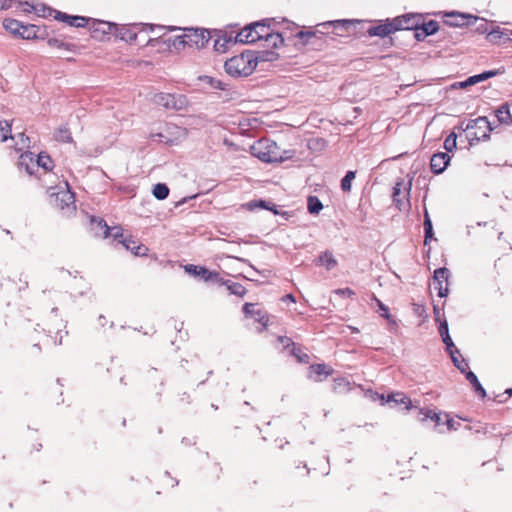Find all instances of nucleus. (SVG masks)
Listing matches in <instances>:
<instances>
[{"mask_svg": "<svg viewBox=\"0 0 512 512\" xmlns=\"http://www.w3.org/2000/svg\"><path fill=\"white\" fill-rule=\"evenodd\" d=\"M264 40L268 47L277 48L283 44V38L279 33H273L265 21L247 25L237 33L235 41L244 44L255 43Z\"/></svg>", "mask_w": 512, "mask_h": 512, "instance_id": "nucleus-1", "label": "nucleus"}, {"mask_svg": "<svg viewBox=\"0 0 512 512\" xmlns=\"http://www.w3.org/2000/svg\"><path fill=\"white\" fill-rule=\"evenodd\" d=\"M258 61L259 57L255 52L246 51L228 59L224 68L232 77H247L254 72Z\"/></svg>", "mask_w": 512, "mask_h": 512, "instance_id": "nucleus-2", "label": "nucleus"}, {"mask_svg": "<svg viewBox=\"0 0 512 512\" xmlns=\"http://www.w3.org/2000/svg\"><path fill=\"white\" fill-rule=\"evenodd\" d=\"M251 153L263 162H279L282 157L276 142L269 139H260L251 146Z\"/></svg>", "mask_w": 512, "mask_h": 512, "instance_id": "nucleus-3", "label": "nucleus"}, {"mask_svg": "<svg viewBox=\"0 0 512 512\" xmlns=\"http://www.w3.org/2000/svg\"><path fill=\"white\" fill-rule=\"evenodd\" d=\"M50 197L51 202L60 210L73 212L76 208L74 193L71 192L67 182L64 183L63 187H59L57 192H52Z\"/></svg>", "mask_w": 512, "mask_h": 512, "instance_id": "nucleus-4", "label": "nucleus"}, {"mask_svg": "<svg viewBox=\"0 0 512 512\" xmlns=\"http://www.w3.org/2000/svg\"><path fill=\"white\" fill-rule=\"evenodd\" d=\"M19 165L24 166L26 171L32 174L34 167H41L45 171H50L52 169V160L49 155L43 152L37 155L36 160H34L32 153H25L20 156Z\"/></svg>", "mask_w": 512, "mask_h": 512, "instance_id": "nucleus-5", "label": "nucleus"}, {"mask_svg": "<svg viewBox=\"0 0 512 512\" xmlns=\"http://www.w3.org/2000/svg\"><path fill=\"white\" fill-rule=\"evenodd\" d=\"M153 102L166 109L182 110L188 104V100L184 95H176L170 93H158L154 95Z\"/></svg>", "mask_w": 512, "mask_h": 512, "instance_id": "nucleus-6", "label": "nucleus"}, {"mask_svg": "<svg viewBox=\"0 0 512 512\" xmlns=\"http://www.w3.org/2000/svg\"><path fill=\"white\" fill-rule=\"evenodd\" d=\"M450 272L447 268L442 267L434 271L432 287L441 298L448 294V279Z\"/></svg>", "mask_w": 512, "mask_h": 512, "instance_id": "nucleus-7", "label": "nucleus"}, {"mask_svg": "<svg viewBox=\"0 0 512 512\" xmlns=\"http://www.w3.org/2000/svg\"><path fill=\"white\" fill-rule=\"evenodd\" d=\"M184 45H196L202 47L208 41V33L204 29H189L188 33L179 37Z\"/></svg>", "mask_w": 512, "mask_h": 512, "instance_id": "nucleus-8", "label": "nucleus"}, {"mask_svg": "<svg viewBox=\"0 0 512 512\" xmlns=\"http://www.w3.org/2000/svg\"><path fill=\"white\" fill-rule=\"evenodd\" d=\"M154 27L151 24H134L129 28H122L119 35L122 40L135 42L137 40L138 35L146 33V31H153Z\"/></svg>", "mask_w": 512, "mask_h": 512, "instance_id": "nucleus-9", "label": "nucleus"}, {"mask_svg": "<svg viewBox=\"0 0 512 512\" xmlns=\"http://www.w3.org/2000/svg\"><path fill=\"white\" fill-rule=\"evenodd\" d=\"M186 272L191 275L200 277L205 282H216L219 283L221 281L220 274L215 271H210L204 267L196 266V265H187L185 267Z\"/></svg>", "mask_w": 512, "mask_h": 512, "instance_id": "nucleus-10", "label": "nucleus"}, {"mask_svg": "<svg viewBox=\"0 0 512 512\" xmlns=\"http://www.w3.org/2000/svg\"><path fill=\"white\" fill-rule=\"evenodd\" d=\"M243 311L247 317L253 318L255 321L262 324V327L258 329V332H262L268 325V317L264 311L256 307V304L246 303L243 306Z\"/></svg>", "mask_w": 512, "mask_h": 512, "instance_id": "nucleus-11", "label": "nucleus"}, {"mask_svg": "<svg viewBox=\"0 0 512 512\" xmlns=\"http://www.w3.org/2000/svg\"><path fill=\"white\" fill-rule=\"evenodd\" d=\"M448 19L445 21L446 24L454 27H461L464 25H471L478 20V17H474L469 14H462L457 12H451L447 14Z\"/></svg>", "mask_w": 512, "mask_h": 512, "instance_id": "nucleus-12", "label": "nucleus"}, {"mask_svg": "<svg viewBox=\"0 0 512 512\" xmlns=\"http://www.w3.org/2000/svg\"><path fill=\"white\" fill-rule=\"evenodd\" d=\"M450 162V156L445 152H439L434 154L430 160L431 170L435 174H441L448 166Z\"/></svg>", "mask_w": 512, "mask_h": 512, "instance_id": "nucleus-13", "label": "nucleus"}, {"mask_svg": "<svg viewBox=\"0 0 512 512\" xmlns=\"http://www.w3.org/2000/svg\"><path fill=\"white\" fill-rule=\"evenodd\" d=\"M56 19L61 20L63 22L68 23L70 26L74 27H85L88 22L91 20L90 18L82 17V16H70L66 13L58 12Z\"/></svg>", "mask_w": 512, "mask_h": 512, "instance_id": "nucleus-14", "label": "nucleus"}, {"mask_svg": "<svg viewBox=\"0 0 512 512\" xmlns=\"http://www.w3.org/2000/svg\"><path fill=\"white\" fill-rule=\"evenodd\" d=\"M91 229L95 236L106 238L110 234V227L103 219L92 217L90 220Z\"/></svg>", "mask_w": 512, "mask_h": 512, "instance_id": "nucleus-15", "label": "nucleus"}, {"mask_svg": "<svg viewBox=\"0 0 512 512\" xmlns=\"http://www.w3.org/2000/svg\"><path fill=\"white\" fill-rule=\"evenodd\" d=\"M93 21V32L101 33L102 35H108L111 33H116L118 28L115 23L101 21V20H92Z\"/></svg>", "mask_w": 512, "mask_h": 512, "instance_id": "nucleus-16", "label": "nucleus"}, {"mask_svg": "<svg viewBox=\"0 0 512 512\" xmlns=\"http://www.w3.org/2000/svg\"><path fill=\"white\" fill-rule=\"evenodd\" d=\"M396 31L394 20L390 23L380 24L374 27L369 28L368 33L370 36H380L385 37Z\"/></svg>", "mask_w": 512, "mask_h": 512, "instance_id": "nucleus-17", "label": "nucleus"}, {"mask_svg": "<svg viewBox=\"0 0 512 512\" xmlns=\"http://www.w3.org/2000/svg\"><path fill=\"white\" fill-rule=\"evenodd\" d=\"M127 250H130L136 256L146 255L147 248L143 245H137L132 239H122L119 241Z\"/></svg>", "mask_w": 512, "mask_h": 512, "instance_id": "nucleus-18", "label": "nucleus"}, {"mask_svg": "<svg viewBox=\"0 0 512 512\" xmlns=\"http://www.w3.org/2000/svg\"><path fill=\"white\" fill-rule=\"evenodd\" d=\"M495 115L500 124L511 125L512 116L510 114L509 105L507 103L501 105L496 111Z\"/></svg>", "mask_w": 512, "mask_h": 512, "instance_id": "nucleus-19", "label": "nucleus"}, {"mask_svg": "<svg viewBox=\"0 0 512 512\" xmlns=\"http://www.w3.org/2000/svg\"><path fill=\"white\" fill-rule=\"evenodd\" d=\"M317 264L325 266L330 271L337 266L338 262L331 252L325 251L318 257Z\"/></svg>", "mask_w": 512, "mask_h": 512, "instance_id": "nucleus-20", "label": "nucleus"}, {"mask_svg": "<svg viewBox=\"0 0 512 512\" xmlns=\"http://www.w3.org/2000/svg\"><path fill=\"white\" fill-rule=\"evenodd\" d=\"M395 29L397 30H411L416 26L414 17L402 16L394 19Z\"/></svg>", "mask_w": 512, "mask_h": 512, "instance_id": "nucleus-21", "label": "nucleus"}, {"mask_svg": "<svg viewBox=\"0 0 512 512\" xmlns=\"http://www.w3.org/2000/svg\"><path fill=\"white\" fill-rule=\"evenodd\" d=\"M402 182H397L393 188V202L396 204L399 210H403L406 206V202L404 201L405 195L402 196Z\"/></svg>", "mask_w": 512, "mask_h": 512, "instance_id": "nucleus-22", "label": "nucleus"}, {"mask_svg": "<svg viewBox=\"0 0 512 512\" xmlns=\"http://www.w3.org/2000/svg\"><path fill=\"white\" fill-rule=\"evenodd\" d=\"M466 379L470 382V384L473 386L474 390L480 395V397L484 398L486 396L485 389L482 387L477 376L472 371L466 373Z\"/></svg>", "mask_w": 512, "mask_h": 512, "instance_id": "nucleus-23", "label": "nucleus"}, {"mask_svg": "<svg viewBox=\"0 0 512 512\" xmlns=\"http://www.w3.org/2000/svg\"><path fill=\"white\" fill-rule=\"evenodd\" d=\"M439 333L442 337L443 342L445 343L447 350L450 351L454 347V343L449 335L448 324L446 321L442 322L439 326Z\"/></svg>", "mask_w": 512, "mask_h": 512, "instance_id": "nucleus-24", "label": "nucleus"}, {"mask_svg": "<svg viewBox=\"0 0 512 512\" xmlns=\"http://www.w3.org/2000/svg\"><path fill=\"white\" fill-rule=\"evenodd\" d=\"M220 285H226L227 289L230 291L231 294L243 296L246 293V289L239 283H234L230 281H224L221 278V281L219 282Z\"/></svg>", "mask_w": 512, "mask_h": 512, "instance_id": "nucleus-25", "label": "nucleus"}, {"mask_svg": "<svg viewBox=\"0 0 512 512\" xmlns=\"http://www.w3.org/2000/svg\"><path fill=\"white\" fill-rule=\"evenodd\" d=\"M420 414L423 415V417L420 418L421 421L430 419L435 423L436 427L441 426L444 423L441 414H438L434 411L420 409Z\"/></svg>", "mask_w": 512, "mask_h": 512, "instance_id": "nucleus-26", "label": "nucleus"}, {"mask_svg": "<svg viewBox=\"0 0 512 512\" xmlns=\"http://www.w3.org/2000/svg\"><path fill=\"white\" fill-rule=\"evenodd\" d=\"M393 401L396 404H403L407 410L412 407L411 400L402 393H394L388 396V402Z\"/></svg>", "mask_w": 512, "mask_h": 512, "instance_id": "nucleus-27", "label": "nucleus"}, {"mask_svg": "<svg viewBox=\"0 0 512 512\" xmlns=\"http://www.w3.org/2000/svg\"><path fill=\"white\" fill-rule=\"evenodd\" d=\"M450 353V356H451V359L454 363V365L462 372L464 373L466 371V369L468 368V364L466 363V361L464 359H459L461 356L459 354V351L457 349L455 350H450L449 351Z\"/></svg>", "mask_w": 512, "mask_h": 512, "instance_id": "nucleus-28", "label": "nucleus"}, {"mask_svg": "<svg viewBox=\"0 0 512 512\" xmlns=\"http://www.w3.org/2000/svg\"><path fill=\"white\" fill-rule=\"evenodd\" d=\"M153 196L158 200H164L169 195V188L164 183H158L153 188Z\"/></svg>", "mask_w": 512, "mask_h": 512, "instance_id": "nucleus-29", "label": "nucleus"}, {"mask_svg": "<svg viewBox=\"0 0 512 512\" xmlns=\"http://www.w3.org/2000/svg\"><path fill=\"white\" fill-rule=\"evenodd\" d=\"M3 26L10 33L18 35L22 28V23L15 19H5Z\"/></svg>", "mask_w": 512, "mask_h": 512, "instance_id": "nucleus-30", "label": "nucleus"}, {"mask_svg": "<svg viewBox=\"0 0 512 512\" xmlns=\"http://www.w3.org/2000/svg\"><path fill=\"white\" fill-rule=\"evenodd\" d=\"M55 139L60 142L69 143L72 141L71 132L66 127H60L56 130Z\"/></svg>", "mask_w": 512, "mask_h": 512, "instance_id": "nucleus-31", "label": "nucleus"}, {"mask_svg": "<svg viewBox=\"0 0 512 512\" xmlns=\"http://www.w3.org/2000/svg\"><path fill=\"white\" fill-rule=\"evenodd\" d=\"M312 373L321 376H329L332 373V370L328 368L325 364H316L310 366V377H312Z\"/></svg>", "mask_w": 512, "mask_h": 512, "instance_id": "nucleus-32", "label": "nucleus"}, {"mask_svg": "<svg viewBox=\"0 0 512 512\" xmlns=\"http://www.w3.org/2000/svg\"><path fill=\"white\" fill-rule=\"evenodd\" d=\"M322 208H323V205L317 197L310 196L308 198V210L310 213L317 214L320 212V210Z\"/></svg>", "mask_w": 512, "mask_h": 512, "instance_id": "nucleus-33", "label": "nucleus"}, {"mask_svg": "<svg viewBox=\"0 0 512 512\" xmlns=\"http://www.w3.org/2000/svg\"><path fill=\"white\" fill-rule=\"evenodd\" d=\"M10 133L11 124L7 121H0V141L5 142L8 138H13Z\"/></svg>", "mask_w": 512, "mask_h": 512, "instance_id": "nucleus-34", "label": "nucleus"}, {"mask_svg": "<svg viewBox=\"0 0 512 512\" xmlns=\"http://www.w3.org/2000/svg\"><path fill=\"white\" fill-rule=\"evenodd\" d=\"M35 27L33 25H23L22 28L18 34L23 39H32L36 37V31L34 29Z\"/></svg>", "mask_w": 512, "mask_h": 512, "instance_id": "nucleus-35", "label": "nucleus"}, {"mask_svg": "<svg viewBox=\"0 0 512 512\" xmlns=\"http://www.w3.org/2000/svg\"><path fill=\"white\" fill-rule=\"evenodd\" d=\"M355 179V172L348 171L346 175L341 180V189L344 192H349L351 190V183Z\"/></svg>", "mask_w": 512, "mask_h": 512, "instance_id": "nucleus-36", "label": "nucleus"}, {"mask_svg": "<svg viewBox=\"0 0 512 512\" xmlns=\"http://www.w3.org/2000/svg\"><path fill=\"white\" fill-rule=\"evenodd\" d=\"M424 230H425V239L431 238L433 235L432 222L430 220L429 214L427 210L424 213Z\"/></svg>", "mask_w": 512, "mask_h": 512, "instance_id": "nucleus-37", "label": "nucleus"}, {"mask_svg": "<svg viewBox=\"0 0 512 512\" xmlns=\"http://www.w3.org/2000/svg\"><path fill=\"white\" fill-rule=\"evenodd\" d=\"M456 134L451 133L444 141V148L447 152H451L456 148Z\"/></svg>", "mask_w": 512, "mask_h": 512, "instance_id": "nucleus-38", "label": "nucleus"}, {"mask_svg": "<svg viewBox=\"0 0 512 512\" xmlns=\"http://www.w3.org/2000/svg\"><path fill=\"white\" fill-rule=\"evenodd\" d=\"M439 29V25L436 21H429L428 23H425L422 25V30L426 32V34L432 35L435 34Z\"/></svg>", "mask_w": 512, "mask_h": 512, "instance_id": "nucleus-39", "label": "nucleus"}, {"mask_svg": "<svg viewBox=\"0 0 512 512\" xmlns=\"http://www.w3.org/2000/svg\"><path fill=\"white\" fill-rule=\"evenodd\" d=\"M204 81H206L208 84H210V86L212 88H215V89H220V90H225V84L222 83L220 80H216L212 77H209V76H205L203 78Z\"/></svg>", "mask_w": 512, "mask_h": 512, "instance_id": "nucleus-40", "label": "nucleus"}, {"mask_svg": "<svg viewBox=\"0 0 512 512\" xmlns=\"http://www.w3.org/2000/svg\"><path fill=\"white\" fill-rule=\"evenodd\" d=\"M231 40L226 39H217L214 44V48L216 51L224 52L226 50L227 44L230 43Z\"/></svg>", "mask_w": 512, "mask_h": 512, "instance_id": "nucleus-41", "label": "nucleus"}, {"mask_svg": "<svg viewBox=\"0 0 512 512\" xmlns=\"http://www.w3.org/2000/svg\"><path fill=\"white\" fill-rule=\"evenodd\" d=\"M18 281L20 284V286H19L20 291L28 288V286H29L28 275L25 272H21L19 274Z\"/></svg>", "mask_w": 512, "mask_h": 512, "instance_id": "nucleus-42", "label": "nucleus"}, {"mask_svg": "<svg viewBox=\"0 0 512 512\" xmlns=\"http://www.w3.org/2000/svg\"><path fill=\"white\" fill-rule=\"evenodd\" d=\"M152 26L154 27V30L150 31V32L155 34V38H160V37H162V35H164L166 33V31L173 30V28H166L164 26H159V25H152Z\"/></svg>", "mask_w": 512, "mask_h": 512, "instance_id": "nucleus-43", "label": "nucleus"}, {"mask_svg": "<svg viewBox=\"0 0 512 512\" xmlns=\"http://www.w3.org/2000/svg\"><path fill=\"white\" fill-rule=\"evenodd\" d=\"M480 82L478 75H474L466 79L465 81H462L459 83V87L466 88L468 86L474 85L476 83Z\"/></svg>", "mask_w": 512, "mask_h": 512, "instance_id": "nucleus-44", "label": "nucleus"}, {"mask_svg": "<svg viewBox=\"0 0 512 512\" xmlns=\"http://www.w3.org/2000/svg\"><path fill=\"white\" fill-rule=\"evenodd\" d=\"M373 299L376 301L380 311L382 312L381 313V316L386 318V319H389L390 318V314H389V309L386 305H384L379 299H377L375 296L373 297Z\"/></svg>", "mask_w": 512, "mask_h": 512, "instance_id": "nucleus-45", "label": "nucleus"}, {"mask_svg": "<svg viewBox=\"0 0 512 512\" xmlns=\"http://www.w3.org/2000/svg\"><path fill=\"white\" fill-rule=\"evenodd\" d=\"M351 24V21L349 20H335V21H329V22H325V23H322L320 24V26H328V25H333V26H342V27H345V26H348Z\"/></svg>", "mask_w": 512, "mask_h": 512, "instance_id": "nucleus-46", "label": "nucleus"}, {"mask_svg": "<svg viewBox=\"0 0 512 512\" xmlns=\"http://www.w3.org/2000/svg\"><path fill=\"white\" fill-rule=\"evenodd\" d=\"M114 239H119L123 237L122 228L121 227H113L110 228V234Z\"/></svg>", "mask_w": 512, "mask_h": 512, "instance_id": "nucleus-47", "label": "nucleus"}, {"mask_svg": "<svg viewBox=\"0 0 512 512\" xmlns=\"http://www.w3.org/2000/svg\"><path fill=\"white\" fill-rule=\"evenodd\" d=\"M335 293L342 295V296H347V297H351L355 294V292L353 290H351L350 288L337 289V290H335Z\"/></svg>", "mask_w": 512, "mask_h": 512, "instance_id": "nucleus-48", "label": "nucleus"}, {"mask_svg": "<svg viewBox=\"0 0 512 512\" xmlns=\"http://www.w3.org/2000/svg\"><path fill=\"white\" fill-rule=\"evenodd\" d=\"M414 28L416 30L415 37L418 40H422V39H424V38H426L428 36V34H426V32L422 30V26L421 27L415 26Z\"/></svg>", "mask_w": 512, "mask_h": 512, "instance_id": "nucleus-49", "label": "nucleus"}, {"mask_svg": "<svg viewBox=\"0 0 512 512\" xmlns=\"http://www.w3.org/2000/svg\"><path fill=\"white\" fill-rule=\"evenodd\" d=\"M476 124H483L488 127L489 131H492L494 128L491 126V123L488 121L487 117H479L475 120Z\"/></svg>", "mask_w": 512, "mask_h": 512, "instance_id": "nucleus-50", "label": "nucleus"}, {"mask_svg": "<svg viewBox=\"0 0 512 512\" xmlns=\"http://www.w3.org/2000/svg\"><path fill=\"white\" fill-rule=\"evenodd\" d=\"M446 418L445 423L447 425V430H457L456 422L453 419L448 418V415H446ZM457 425H459V423H457Z\"/></svg>", "mask_w": 512, "mask_h": 512, "instance_id": "nucleus-51", "label": "nucleus"}, {"mask_svg": "<svg viewBox=\"0 0 512 512\" xmlns=\"http://www.w3.org/2000/svg\"><path fill=\"white\" fill-rule=\"evenodd\" d=\"M278 341L283 345L284 348H287L293 344L291 339L288 337L280 336L278 337Z\"/></svg>", "mask_w": 512, "mask_h": 512, "instance_id": "nucleus-52", "label": "nucleus"}, {"mask_svg": "<svg viewBox=\"0 0 512 512\" xmlns=\"http://www.w3.org/2000/svg\"><path fill=\"white\" fill-rule=\"evenodd\" d=\"M494 75H495V72L489 71V72H484L482 74H478V78L481 82V81L486 80L489 77L494 76Z\"/></svg>", "mask_w": 512, "mask_h": 512, "instance_id": "nucleus-53", "label": "nucleus"}, {"mask_svg": "<svg viewBox=\"0 0 512 512\" xmlns=\"http://www.w3.org/2000/svg\"><path fill=\"white\" fill-rule=\"evenodd\" d=\"M11 2L12 0H0V10L10 8Z\"/></svg>", "mask_w": 512, "mask_h": 512, "instance_id": "nucleus-54", "label": "nucleus"}, {"mask_svg": "<svg viewBox=\"0 0 512 512\" xmlns=\"http://www.w3.org/2000/svg\"><path fill=\"white\" fill-rule=\"evenodd\" d=\"M24 6H25L24 11H27V12H30V11H32V10H34V11H36V12H39V11H40V10H38L35 6H33V5L29 4L28 2H25V3H24Z\"/></svg>", "mask_w": 512, "mask_h": 512, "instance_id": "nucleus-55", "label": "nucleus"}, {"mask_svg": "<svg viewBox=\"0 0 512 512\" xmlns=\"http://www.w3.org/2000/svg\"><path fill=\"white\" fill-rule=\"evenodd\" d=\"M312 35H313L312 32L305 33L303 31H301V32L298 33V37H300V38H303L304 36H312Z\"/></svg>", "mask_w": 512, "mask_h": 512, "instance_id": "nucleus-56", "label": "nucleus"}, {"mask_svg": "<svg viewBox=\"0 0 512 512\" xmlns=\"http://www.w3.org/2000/svg\"><path fill=\"white\" fill-rule=\"evenodd\" d=\"M285 299H288V300H290V301H292V302H295V299H294V297H293V295H292V294H288V295H286V296H285Z\"/></svg>", "mask_w": 512, "mask_h": 512, "instance_id": "nucleus-57", "label": "nucleus"}, {"mask_svg": "<svg viewBox=\"0 0 512 512\" xmlns=\"http://www.w3.org/2000/svg\"><path fill=\"white\" fill-rule=\"evenodd\" d=\"M187 201V198H183L181 201L177 202L176 203V206H179V205H182L183 203H185Z\"/></svg>", "mask_w": 512, "mask_h": 512, "instance_id": "nucleus-58", "label": "nucleus"}, {"mask_svg": "<svg viewBox=\"0 0 512 512\" xmlns=\"http://www.w3.org/2000/svg\"><path fill=\"white\" fill-rule=\"evenodd\" d=\"M506 393H507L509 396H511V395H512V389H507V390H506Z\"/></svg>", "mask_w": 512, "mask_h": 512, "instance_id": "nucleus-59", "label": "nucleus"}, {"mask_svg": "<svg viewBox=\"0 0 512 512\" xmlns=\"http://www.w3.org/2000/svg\"><path fill=\"white\" fill-rule=\"evenodd\" d=\"M411 183H409V188H407V194H409Z\"/></svg>", "mask_w": 512, "mask_h": 512, "instance_id": "nucleus-60", "label": "nucleus"}, {"mask_svg": "<svg viewBox=\"0 0 512 512\" xmlns=\"http://www.w3.org/2000/svg\"><path fill=\"white\" fill-rule=\"evenodd\" d=\"M45 9H46V8H45V7H43V13H42V16H45V13H44Z\"/></svg>", "mask_w": 512, "mask_h": 512, "instance_id": "nucleus-61", "label": "nucleus"}, {"mask_svg": "<svg viewBox=\"0 0 512 512\" xmlns=\"http://www.w3.org/2000/svg\"><path fill=\"white\" fill-rule=\"evenodd\" d=\"M510 34L512 35V31L510 32Z\"/></svg>", "mask_w": 512, "mask_h": 512, "instance_id": "nucleus-62", "label": "nucleus"}]
</instances>
